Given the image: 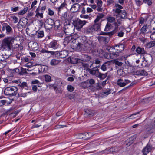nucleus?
<instances>
[{"label":"nucleus","mask_w":155,"mask_h":155,"mask_svg":"<svg viewBox=\"0 0 155 155\" xmlns=\"http://www.w3.org/2000/svg\"><path fill=\"white\" fill-rule=\"evenodd\" d=\"M80 41L78 43H71V46L73 49L80 50L82 49L91 50L94 48L95 45L92 40L87 39L85 36H82L80 39Z\"/></svg>","instance_id":"obj_1"},{"label":"nucleus","mask_w":155,"mask_h":155,"mask_svg":"<svg viewBox=\"0 0 155 155\" xmlns=\"http://www.w3.org/2000/svg\"><path fill=\"white\" fill-rule=\"evenodd\" d=\"M14 40L15 38L14 37H8L6 38L2 41V47L6 50H10L11 46L14 43Z\"/></svg>","instance_id":"obj_2"},{"label":"nucleus","mask_w":155,"mask_h":155,"mask_svg":"<svg viewBox=\"0 0 155 155\" xmlns=\"http://www.w3.org/2000/svg\"><path fill=\"white\" fill-rule=\"evenodd\" d=\"M17 91L18 88L15 87H8L5 88L4 93L5 95L11 97L16 95Z\"/></svg>","instance_id":"obj_3"},{"label":"nucleus","mask_w":155,"mask_h":155,"mask_svg":"<svg viewBox=\"0 0 155 155\" xmlns=\"http://www.w3.org/2000/svg\"><path fill=\"white\" fill-rule=\"evenodd\" d=\"M87 22V21H82L79 19L73 21V24L74 28H76V29L79 31Z\"/></svg>","instance_id":"obj_4"},{"label":"nucleus","mask_w":155,"mask_h":155,"mask_svg":"<svg viewBox=\"0 0 155 155\" xmlns=\"http://www.w3.org/2000/svg\"><path fill=\"white\" fill-rule=\"evenodd\" d=\"M68 55V52L67 51H54L53 55L55 56L57 58H66Z\"/></svg>","instance_id":"obj_5"},{"label":"nucleus","mask_w":155,"mask_h":155,"mask_svg":"<svg viewBox=\"0 0 155 155\" xmlns=\"http://www.w3.org/2000/svg\"><path fill=\"white\" fill-rule=\"evenodd\" d=\"M54 25V21L51 18L47 19L44 23V27L47 30L51 29Z\"/></svg>","instance_id":"obj_6"},{"label":"nucleus","mask_w":155,"mask_h":155,"mask_svg":"<svg viewBox=\"0 0 155 155\" xmlns=\"http://www.w3.org/2000/svg\"><path fill=\"white\" fill-rule=\"evenodd\" d=\"M119 53L117 51H114L110 53H106L104 54V57L108 59H113L119 56Z\"/></svg>","instance_id":"obj_7"},{"label":"nucleus","mask_w":155,"mask_h":155,"mask_svg":"<svg viewBox=\"0 0 155 155\" xmlns=\"http://www.w3.org/2000/svg\"><path fill=\"white\" fill-rule=\"evenodd\" d=\"M99 67V66H97L93 67L92 69L87 68V70L90 74L93 75H95L97 77L99 76L100 73L99 69H98Z\"/></svg>","instance_id":"obj_8"},{"label":"nucleus","mask_w":155,"mask_h":155,"mask_svg":"<svg viewBox=\"0 0 155 155\" xmlns=\"http://www.w3.org/2000/svg\"><path fill=\"white\" fill-rule=\"evenodd\" d=\"M140 33L145 35L152 32V31L150 30V27L149 25H144L140 30Z\"/></svg>","instance_id":"obj_9"},{"label":"nucleus","mask_w":155,"mask_h":155,"mask_svg":"<svg viewBox=\"0 0 155 155\" xmlns=\"http://www.w3.org/2000/svg\"><path fill=\"white\" fill-rule=\"evenodd\" d=\"M82 59H79L78 60V62L81 63L83 67L85 68H87L88 65L84 63V62L88 61L90 59V58L87 55H83L82 58Z\"/></svg>","instance_id":"obj_10"},{"label":"nucleus","mask_w":155,"mask_h":155,"mask_svg":"<svg viewBox=\"0 0 155 155\" xmlns=\"http://www.w3.org/2000/svg\"><path fill=\"white\" fill-rule=\"evenodd\" d=\"M131 81L129 80L120 78L117 81V84L120 87H123L130 83Z\"/></svg>","instance_id":"obj_11"},{"label":"nucleus","mask_w":155,"mask_h":155,"mask_svg":"<svg viewBox=\"0 0 155 155\" xmlns=\"http://www.w3.org/2000/svg\"><path fill=\"white\" fill-rule=\"evenodd\" d=\"M64 29L65 33L67 35H70L72 34L74 29V27L69 25H64Z\"/></svg>","instance_id":"obj_12"},{"label":"nucleus","mask_w":155,"mask_h":155,"mask_svg":"<svg viewBox=\"0 0 155 155\" xmlns=\"http://www.w3.org/2000/svg\"><path fill=\"white\" fill-rule=\"evenodd\" d=\"M153 149L152 145L150 143H148L142 150V152L143 155H147V154L151 152Z\"/></svg>","instance_id":"obj_13"},{"label":"nucleus","mask_w":155,"mask_h":155,"mask_svg":"<svg viewBox=\"0 0 155 155\" xmlns=\"http://www.w3.org/2000/svg\"><path fill=\"white\" fill-rule=\"evenodd\" d=\"M110 37H103L99 36L98 37V39L100 43H103L104 44H107L110 41Z\"/></svg>","instance_id":"obj_14"},{"label":"nucleus","mask_w":155,"mask_h":155,"mask_svg":"<svg viewBox=\"0 0 155 155\" xmlns=\"http://www.w3.org/2000/svg\"><path fill=\"white\" fill-rule=\"evenodd\" d=\"M112 48V49H114L116 51H117L118 53H120L123 51L124 48V46L122 44H120L118 45H115Z\"/></svg>","instance_id":"obj_15"},{"label":"nucleus","mask_w":155,"mask_h":155,"mask_svg":"<svg viewBox=\"0 0 155 155\" xmlns=\"http://www.w3.org/2000/svg\"><path fill=\"white\" fill-rule=\"evenodd\" d=\"M144 55H143V58L145 62L149 65L152 61L153 58L151 55L149 54L146 53Z\"/></svg>","instance_id":"obj_16"},{"label":"nucleus","mask_w":155,"mask_h":155,"mask_svg":"<svg viewBox=\"0 0 155 155\" xmlns=\"http://www.w3.org/2000/svg\"><path fill=\"white\" fill-rule=\"evenodd\" d=\"M116 13L117 14L116 15L117 18L120 17V18L122 19H125L127 18V13L124 10L120 11V13Z\"/></svg>","instance_id":"obj_17"},{"label":"nucleus","mask_w":155,"mask_h":155,"mask_svg":"<svg viewBox=\"0 0 155 155\" xmlns=\"http://www.w3.org/2000/svg\"><path fill=\"white\" fill-rule=\"evenodd\" d=\"M78 3H74L73 5L70 9L71 12L75 13L79 11L81 5Z\"/></svg>","instance_id":"obj_18"},{"label":"nucleus","mask_w":155,"mask_h":155,"mask_svg":"<svg viewBox=\"0 0 155 155\" xmlns=\"http://www.w3.org/2000/svg\"><path fill=\"white\" fill-rule=\"evenodd\" d=\"M2 30L4 31L5 30L6 31L7 33H9L12 31V28L11 27L6 23H3L2 24Z\"/></svg>","instance_id":"obj_19"},{"label":"nucleus","mask_w":155,"mask_h":155,"mask_svg":"<svg viewBox=\"0 0 155 155\" xmlns=\"http://www.w3.org/2000/svg\"><path fill=\"white\" fill-rule=\"evenodd\" d=\"M49 47L52 48L54 49L57 48L59 46V44L58 41L56 40H53L48 45Z\"/></svg>","instance_id":"obj_20"},{"label":"nucleus","mask_w":155,"mask_h":155,"mask_svg":"<svg viewBox=\"0 0 155 155\" xmlns=\"http://www.w3.org/2000/svg\"><path fill=\"white\" fill-rule=\"evenodd\" d=\"M104 15L101 13L98 14L97 16L96 19L94 21V23H100L101 24V23L102 21V18H104Z\"/></svg>","instance_id":"obj_21"},{"label":"nucleus","mask_w":155,"mask_h":155,"mask_svg":"<svg viewBox=\"0 0 155 155\" xmlns=\"http://www.w3.org/2000/svg\"><path fill=\"white\" fill-rule=\"evenodd\" d=\"M61 22L59 20H57L55 21H54V29L56 30L59 29L61 28Z\"/></svg>","instance_id":"obj_22"},{"label":"nucleus","mask_w":155,"mask_h":155,"mask_svg":"<svg viewBox=\"0 0 155 155\" xmlns=\"http://www.w3.org/2000/svg\"><path fill=\"white\" fill-rule=\"evenodd\" d=\"M136 51L138 54H146L147 52L143 48L138 46L136 48Z\"/></svg>","instance_id":"obj_23"},{"label":"nucleus","mask_w":155,"mask_h":155,"mask_svg":"<svg viewBox=\"0 0 155 155\" xmlns=\"http://www.w3.org/2000/svg\"><path fill=\"white\" fill-rule=\"evenodd\" d=\"M97 5L98 8L97 10L99 12H101L102 10V8L101 7L102 5V2L101 0H97Z\"/></svg>","instance_id":"obj_24"},{"label":"nucleus","mask_w":155,"mask_h":155,"mask_svg":"<svg viewBox=\"0 0 155 155\" xmlns=\"http://www.w3.org/2000/svg\"><path fill=\"white\" fill-rule=\"evenodd\" d=\"M60 62V61L58 60L53 59L51 60L50 64L51 66H56Z\"/></svg>","instance_id":"obj_25"},{"label":"nucleus","mask_w":155,"mask_h":155,"mask_svg":"<svg viewBox=\"0 0 155 155\" xmlns=\"http://www.w3.org/2000/svg\"><path fill=\"white\" fill-rule=\"evenodd\" d=\"M67 4L65 2L61 4V5L58 8V14L61 15V10H62L64 7Z\"/></svg>","instance_id":"obj_26"},{"label":"nucleus","mask_w":155,"mask_h":155,"mask_svg":"<svg viewBox=\"0 0 155 155\" xmlns=\"http://www.w3.org/2000/svg\"><path fill=\"white\" fill-rule=\"evenodd\" d=\"M92 135L90 133H82L79 134V136H84L85 137V139H87L90 138Z\"/></svg>","instance_id":"obj_27"},{"label":"nucleus","mask_w":155,"mask_h":155,"mask_svg":"<svg viewBox=\"0 0 155 155\" xmlns=\"http://www.w3.org/2000/svg\"><path fill=\"white\" fill-rule=\"evenodd\" d=\"M110 65V63L107 62H105L103 64L100 68L104 71L106 70L107 67Z\"/></svg>","instance_id":"obj_28"},{"label":"nucleus","mask_w":155,"mask_h":155,"mask_svg":"<svg viewBox=\"0 0 155 155\" xmlns=\"http://www.w3.org/2000/svg\"><path fill=\"white\" fill-rule=\"evenodd\" d=\"M85 114L87 116L91 117L94 115V113L92 110H87L85 111Z\"/></svg>","instance_id":"obj_29"},{"label":"nucleus","mask_w":155,"mask_h":155,"mask_svg":"<svg viewBox=\"0 0 155 155\" xmlns=\"http://www.w3.org/2000/svg\"><path fill=\"white\" fill-rule=\"evenodd\" d=\"M115 6L117 8L115 10V11L116 13H120V11L122 10H121V9L123 8V7L121 5L117 4L115 5Z\"/></svg>","instance_id":"obj_30"},{"label":"nucleus","mask_w":155,"mask_h":155,"mask_svg":"<svg viewBox=\"0 0 155 155\" xmlns=\"http://www.w3.org/2000/svg\"><path fill=\"white\" fill-rule=\"evenodd\" d=\"M93 28H94L92 27V26H89L86 28L85 32L86 34L92 33L94 31Z\"/></svg>","instance_id":"obj_31"},{"label":"nucleus","mask_w":155,"mask_h":155,"mask_svg":"<svg viewBox=\"0 0 155 155\" xmlns=\"http://www.w3.org/2000/svg\"><path fill=\"white\" fill-rule=\"evenodd\" d=\"M101 25L100 23H95V24L92 26L94 28L93 29L94 31H97L100 29Z\"/></svg>","instance_id":"obj_32"},{"label":"nucleus","mask_w":155,"mask_h":155,"mask_svg":"<svg viewBox=\"0 0 155 155\" xmlns=\"http://www.w3.org/2000/svg\"><path fill=\"white\" fill-rule=\"evenodd\" d=\"M155 45V41H151L146 45V47L148 48H150Z\"/></svg>","instance_id":"obj_33"},{"label":"nucleus","mask_w":155,"mask_h":155,"mask_svg":"<svg viewBox=\"0 0 155 155\" xmlns=\"http://www.w3.org/2000/svg\"><path fill=\"white\" fill-rule=\"evenodd\" d=\"M58 15L61 16L60 18L62 20L64 21L67 19V13L65 12H64L63 13L61 12V15L58 14Z\"/></svg>","instance_id":"obj_34"},{"label":"nucleus","mask_w":155,"mask_h":155,"mask_svg":"<svg viewBox=\"0 0 155 155\" xmlns=\"http://www.w3.org/2000/svg\"><path fill=\"white\" fill-rule=\"evenodd\" d=\"M31 48L33 50H37L38 48V45L37 43L34 42L33 43L32 45L31 46Z\"/></svg>","instance_id":"obj_35"},{"label":"nucleus","mask_w":155,"mask_h":155,"mask_svg":"<svg viewBox=\"0 0 155 155\" xmlns=\"http://www.w3.org/2000/svg\"><path fill=\"white\" fill-rule=\"evenodd\" d=\"M18 86L20 87L21 88H25V89H27L28 88L27 83L26 82H23L21 83L18 84Z\"/></svg>","instance_id":"obj_36"},{"label":"nucleus","mask_w":155,"mask_h":155,"mask_svg":"<svg viewBox=\"0 0 155 155\" xmlns=\"http://www.w3.org/2000/svg\"><path fill=\"white\" fill-rule=\"evenodd\" d=\"M11 19L12 21L14 23H16L18 22V18L15 15H11L10 16Z\"/></svg>","instance_id":"obj_37"},{"label":"nucleus","mask_w":155,"mask_h":155,"mask_svg":"<svg viewBox=\"0 0 155 155\" xmlns=\"http://www.w3.org/2000/svg\"><path fill=\"white\" fill-rule=\"evenodd\" d=\"M87 83L86 82L84 81L81 83L79 84L80 87L84 88H86L87 87Z\"/></svg>","instance_id":"obj_38"},{"label":"nucleus","mask_w":155,"mask_h":155,"mask_svg":"<svg viewBox=\"0 0 155 155\" xmlns=\"http://www.w3.org/2000/svg\"><path fill=\"white\" fill-rule=\"evenodd\" d=\"M114 26L115 28L112 31H111L113 35L115 33L117 32L118 30V25L116 22L114 23Z\"/></svg>","instance_id":"obj_39"},{"label":"nucleus","mask_w":155,"mask_h":155,"mask_svg":"<svg viewBox=\"0 0 155 155\" xmlns=\"http://www.w3.org/2000/svg\"><path fill=\"white\" fill-rule=\"evenodd\" d=\"M107 75V73L103 74L100 72L99 74V75L97 77L100 78L101 79H103L105 78Z\"/></svg>","instance_id":"obj_40"},{"label":"nucleus","mask_w":155,"mask_h":155,"mask_svg":"<svg viewBox=\"0 0 155 155\" xmlns=\"http://www.w3.org/2000/svg\"><path fill=\"white\" fill-rule=\"evenodd\" d=\"M27 71H29L28 69L24 68L22 67L21 68V71L19 73V74L22 75L24 74L27 73Z\"/></svg>","instance_id":"obj_41"},{"label":"nucleus","mask_w":155,"mask_h":155,"mask_svg":"<svg viewBox=\"0 0 155 155\" xmlns=\"http://www.w3.org/2000/svg\"><path fill=\"white\" fill-rule=\"evenodd\" d=\"M46 82H49L51 81V78L50 76L45 75L44 76Z\"/></svg>","instance_id":"obj_42"},{"label":"nucleus","mask_w":155,"mask_h":155,"mask_svg":"<svg viewBox=\"0 0 155 155\" xmlns=\"http://www.w3.org/2000/svg\"><path fill=\"white\" fill-rule=\"evenodd\" d=\"M41 52L43 53H50L52 55H54V51H48L44 49H42Z\"/></svg>","instance_id":"obj_43"},{"label":"nucleus","mask_w":155,"mask_h":155,"mask_svg":"<svg viewBox=\"0 0 155 155\" xmlns=\"http://www.w3.org/2000/svg\"><path fill=\"white\" fill-rule=\"evenodd\" d=\"M36 15L38 17H40L41 18H43V13L42 12H40L38 11V8H37L36 11Z\"/></svg>","instance_id":"obj_44"},{"label":"nucleus","mask_w":155,"mask_h":155,"mask_svg":"<svg viewBox=\"0 0 155 155\" xmlns=\"http://www.w3.org/2000/svg\"><path fill=\"white\" fill-rule=\"evenodd\" d=\"M111 24L109 22H107V24L105 28L104 29L105 31H108L110 29H111Z\"/></svg>","instance_id":"obj_45"},{"label":"nucleus","mask_w":155,"mask_h":155,"mask_svg":"<svg viewBox=\"0 0 155 155\" xmlns=\"http://www.w3.org/2000/svg\"><path fill=\"white\" fill-rule=\"evenodd\" d=\"M28 8L27 7L25 8L23 10L19 12L18 14L19 15H22L25 14L27 11Z\"/></svg>","instance_id":"obj_46"},{"label":"nucleus","mask_w":155,"mask_h":155,"mask_svg":"<svg viewBox=\"0 0 155 155\" xmlns=\"http://www.w3.org/2000/svg\"><path fill=\"white\" fill-rule=\"evenodd\" d=\"M154 30V28H153L152 31V32L150 33L151 34L150 35V38L153 40H155V31H153V30Z\"/></svg>","instance_id":"obj_47"},{"label":"nucleus","mask_w":155,"mask_h":155,"mask_svg":"<svg viewBox=\"0 0 155 155\" xmlns=\"http://www.w3.org/2000/svg\"><path fill=\"white\" fill-rule=\"evenodd\" d=\"M108 22L112 23L114 22L115 21V18L114 17H109L107 19Z\"/></svg>","instance_id":"obj_48"},{"label":"nucleus","mask_w":155,"mask_h":155,"mask_svg":"<svg viewBox=\"0 0 155 155\" xmlns=\"http://www.w3.org/2000/svg\"><path fill=\"white\" fill-rule=\"evenodd\" d=\"M140 74V76H147L148 74L147 72L145 71L144 70L139 71Z\"/></svg>","instance_id":"obj_49"},{"label":"nucleus","mask_w":155,"mask_h":155,"mask_svg":"<svg viewBox=\"0 0 155 155\" xmlns=\"http://www.w3.org/2000/svg\"><path fill=\"white\" fill-rule=\"evenodd\" d=\"M114 63L115 65L119 66H121L123 64V63L122 62H119L116 60H114Z\"/></svg>","instance_id":"obj_50"},{"label":"nucleus","mask_w":155,"mask_h":155,"mask_svg":"<svg viewBox=\"0 0 155 155\" xmlns=\"http://www.w3.org/2000/svg\"><path fill=\"white\" fill-rule=\"evenodd\" d=\"M111 93V90L110 89H107L105 91H104L102 93V94L107 95L110 94Z\"/></svg>","instance_id":"obj_51"},{"label":"nucleus","mask_w":155,"mask_h":155,"mask_svg":"<svg viewBox=\"0 0 155 155\" xmlns=\"http://www.w3.org/2000/svg\"><path fill=\"white\" fill-rule=\"evenodd\" d=\"M44 35V32L42 31H38L37 36L38 38H42Z\"/></svg>","instance_id":"obj_52"},{"label":"nucleus","mask_w":155,"mask_h":155,"mask_svg":"<svg viewBox=\"0 0 155 155\" xmlns=\"http://www.w3.org/2000/svg\"><path fill=\"white\" fill-rule=\"evenodd\" d=\"M74 89V88L71 85H68L67 87V89L68 90L71 92L73 91Z\"/></svg>","instance_id":"obj_53"},{"label":"nucleus","mask_w":155,"mask_h":155,"mask_svg":"<svg viewBox=\"0 0 155 155\" xmlns=\"http://www.w3.org/2000/svg\"><path fill=\"white\" fill-rule=\"evenodd\" d=\"M117 74L120 76L123 75L124 74V71L123 69H120L118 70L117 71Z\"/></svg>","instance_id":"obj_54"},{"label":"nucleus","mask_w":155,"mask_h":155,"mask_svg":"<svg viewBox=\"0 0 155 155\" xmlns=\"http://www.w3.org/2000/svg\"><path fill=\"white\" fill-rule=\"evenodd\" d=\"M101 35H108L109 36H111L113 35L112 34V33L111 32H102L101 34Z\"/></svg>","instance_id":"obj_55"},{"label":"nucleus","mask_w":155,"mask_h":155,"mask_svg":"<svg viewBox=\"0 0 155 155\" xmlns=\"http://www.w3.org/2000/svg\"><path fill=\"white\" fill-rule=\"evenodd\" d=\"M37 0H34V2L32 3V4L31 5V8L34 9H35L36 6H35L36 4L37 3Z\"/></svg>","instance_id":"obj_56"},{"label":"nucleus","mask_w":155,"mask_h":155,"mask_svg":"<svg viewBox=\"0 0 155 155\" xmlns=\"http://www.w3.org/2000/svg\"><path fill=\"white\" fill-rule=\"evenodd\" d=\"M28 93H29V92L26 93H22V92H20L18 94V95L19 97H25L27 96V94Z\"/></svg>","instance_id":"obj_57"},{"label":"nucleus","mask_w":155,"mask_h":155,"mask_svg":"<svg viewBox=\"0 0 155 155\" xmlns=\"http://www.w3.org/2000/svg\"><path fill=\"white\" fill-rule=\"evenodd\" d=\"M20 70L18 68H16L13 69L12 71V73L14 74H15L18 73L19 74V73H20Z\"/></svg>","instance_id":"obj_58"},{"label":"nucleus","mask_w":155,"mask_h":155,"mask_svg":"<svg viewBox=\"0 0 155 155\" xmlns=\"http://www.w3.org/2000/svg\"><path fill=\"white\" fill-rule=\"evenodd\" d=\"M48 86L50 88L53 89L54 90H56V89H57V87L56 85L55 84H49Z\"/></svg>","instance_id":"obj_59"},{"label":"nucleus","mask_w":155,"mask_h":155,"mask_svg":"<svg viewBox=\"0 0 155 155\" xmlns=\"http://www.w3.org/2000/svg\"><path fill=\"white\" fill-rule=\"evenodd\" d=\"M6 102L7 101L5 100L0 99V107L4 105Z\"/></svg>","instance_id":"obj_60"},{"label":"nucleus","mask_w":155,"mask_h":155,"mask_svg":"<svg viewBox=\"0 0 155 155\" xmlns=\"http://www.w3.org/2000/svg\"><path fill=\"white\" fill-rule=\"evenodd\" d=\"M95 87L96 89L98 90L101 89L102 88L101 85L99 83H97Z\"/></svg>","instance_id":"obj_61"},{"label":"nucleus","mask_w":155,"mask_h":155,"mask_svg":"<svg viewBox=\"0 0 155 155\" xmlns=\"http://www.w3.org/2000/svg\"><path fill=\"white\" fill-rule=\"evenodd\" d=\"M25 66L28 68H30L33 66V63L32 62H28L27 63L25 64Z\"/></svg>","instance_id":"obj_62"},{"label":"nucleus","mask_w":155,"mask_h":155,"mask_svg":"<svg viewBox=\"0 0 155 155\" xmlns=\"http://www.w3.org/2000/svg\"><path fill=\"white\" fill-rule=\"evenodd\" d=\"M143 2L147 4L148 5H150L152 4L151 1L150 0H143Z\"/></svg>","instance_id":"obj_63"},{"label":"nucleus","mask_w":155,"mask_h":155,"mask_svg":"<svg viewBox=\"0 0 155 155\" xmlns=\"http://www.w3.org/2000/svg\"><path fill=\"white\" fill-rule=\"evenodd\" d=\"M135 1L136 5L138 6H140L142 4L141 1L140 0H135Z\"/></svg>","instance_id":"obj_64"}]
</instances>
